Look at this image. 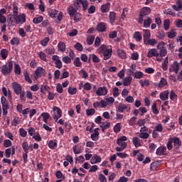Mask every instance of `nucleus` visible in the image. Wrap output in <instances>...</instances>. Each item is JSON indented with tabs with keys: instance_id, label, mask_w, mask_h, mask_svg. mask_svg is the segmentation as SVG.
Returning a JSON list of instances; mask_svg holds the SVG:
<instances>
[{
	"instance_id": "37",
	"label": "nucleus",
	"mask_w": 182,
	"mask_h": 182,
	"mask_svg": "<svg viewBox=\"0 0 182 182\" xmlns=\"http://www.w3.org/2000/svg\"><path fill=\"white\" fill-rule=\"evenodd\" d=\"M43 16H40L38 17H35L33 19V22L36 25H38V23H41V22H43Z\"/></svg>"
},
{
	"instance_id": "31",
	"label": "nucleus",
	"mask_w": 182,
	"mask_h": 182,
	"mask_svg": "<svg viewBox=\"0 0 182 182\" xmlns=\"http://www.w3.org/2000/svg\"><path fill=\"white\" fill-rule=\"evenodd\" d=\"M144 77V73L141 71H136L134 73V79H143Z\"/></svg>"
},
{
	"instance_id": "27",
	"label": "nucleus",
	"mask_w": 182,
	"mask_h": 182,
	"mask_svg": "<svg viewBox=\"0 0 182 182\" xmlns=\"http://www.w3.org/2000/svg\"><path fill=\"white\" fill-rule=\"evenodd\" d=\"M161 100L166 101L168 100V91L166 90L161 92L159 95Z\"/></svg>"
},
{
	"instance_id": "52",
	"label": "nucleus",
	"mask_w": 182,
	"mask_h": 182,
	"mask_svg": "<svg viewBox=\"0 0 182 182\" xmlns=\"http://www.w3.org/2000/svg\"><path fill=\"white\" fill-rule=\"evenodd\" d=\"M58 11L55 9H51L48 11L49 16H50V18H56V15H58Z\"/></svg>"
},
{
	"instance_id": "6",
	"label": "nucleus",
	"mask_w": 182,
	"mask_h": 182,
	"mask_svg": "<svg viewBox=\"0 0 182 182\" xmlns=\"http://www.w3.org/2000/svg\"><path fill=\"white\" fill-rule=\"evenodd\" d=\"M149 14H151V9L150 7H144L139 13V18H140V21H143V18H149Z\"/></svg>"
},
{
	"instance_id": "63",
	"label": "nucleus",
	"mask_w": 182,
	"mask_h": 182,
	"mask_svg": "<svg viewBox=\"0 0 182 182\" xmlns=\"http://www.w3.org/2000/svg\"><path fill=\"white\" fill-rule=\"evenodd\" d=\"M100 127H104V129H109L110 127V122H104L100 125Z\"/></svg>"
},
{
	"instance_id": "11",
	"label": "nucleus",
	"mask_w": 182,
	"mask_h": 182,
	"mask_svg": "<svg viewBox=\"0 0 182 182\" xmlns=\"http://www.w3.org/2000/svg\"><path fill=\"white\" fill-rule=\"evenodd\" d=\"M156 156H167V147L164 146H159L156 151Z\"/></svg>"
},
{
	"instance_id": "50",
	"label": "nucleus",
	"mask_w": 182,
	"mask_h": 182,
	"mask_svg": "<svg viewBox=\"0 0 182 182\" xmlns=\"http://www.w3.org/2000/svg\"><path fill=\"white\" fill-rule=\"evenodd\" d=\"M137 120L136 117H132L129 120H128V123L129 126H136V122Z\"/></svg>"
},
{
	"instance_id": "29",
	"label": "nucleus",
	"mask_w": 182,
	"mask_h": 182,
	"mask_svg": "<svg viewBox=\"0 0 182 182\" xmlns=\"http://www.w3.org/2000/svg\"><path fill=\"white\" fill-rule=\"evenodd\" d=\"M132 80H133V77H127L124 79L123 85L124 86H130L132 85Z\"/></svg>"
},
{
	"instance_id": "25",
	"label": "nucleus",
	"mask_w": 182,
	"mask_h": 182,
	"mask_svg": "<svg viewBox=\"0 0 182 182\" xmlns=\"http://www.w3.org/2000/svg\"><path fill=\"white\" fill-rule=\"evenodd\" d=\"M161 68L164 72L168 69V56L165 58V60L161 65Z\"/></svg>"
},
{
	"instance_id": "60",
	"label": "nucleus",
	"mask_w": 182,
	"mask_h": 182,
	"mask_svg": "<svg viewBox=\"0 0 182 182\" xmlns=\"http://www.w3.org/2000/svg\"><path fill=\"white\" fill-rule=\"evenodd\" d=\"M19 133H20V136L21 137H26V136L28 134V132L23 128H20L19 129Z\"/></svg>"
},
{
	"instance_id": "55",
	"label": "nucleus",
	"mask_w": 182,
	"mask_h": 182,
	"mask_svg": "<svg viewBox=\"0 0 182 182\" xmlns=\"http://www.w3.org/2000/svg\"><path fill=\"white\" fill-rule=\"evenodd\" d=\"M170 99L173 102H175V100H177V94H176V92H174V90L171 91Z\"/></svg>"
},
{
	"instance_id": "41",
	"label": "nucleus",
	"mask_w": 182,
	"mask_h": 182,
	"mask_svg": "<svg viewBox=\"0 0 182 182\" xmlns=\"http://www.w3.org/2000/svg\"><path fill=\"white\" fill-rule=\"evenodd\" d=\"M145 45H150L151 46H154V45H157V40L154 38H149L148 40H146V44Z\"/></svg>"
},
{
	"instance_id": "1",
	"label": "nucleus",
	"mask_w": 182,
	"mask_h": 182,
	"mask_svg": "<svg viewBox=\"0 0 182 182\" xmlns=\"http://www.w3.org/2000/svg\"><path fill=\"white\" fill-rule=\"evenodd\" d=\"M68 14L70 15V17L73 19L74 22H80L82 21V14L77 11L76 7H73V6H70L67 9Z\"/></svg>"
},
{
	"instance_id": "9",
	"label": "nucleus",
	"mask_w": 182,
	"mask_h": 182,
	"mask_svg": "<svg viewBox=\"0 0 182 182\" xmlns=\"http://www.w3.org/2000/svg\"><path fill=\"white\" fill-rule=\"evenodd\" d=\"M53 110L54 112L53 119L58 122L62 117V109L58 107H53Z\"/></svg>"
},
{
	"instance_id": "51",
	"label": "nucleus",
	"mask_w": 182,
	"mask_h": 182,
	"mask_svg": "<svg viewBox=\"0 0 182 182\" xmlns=\"http://www.w3.org/2000/svg\"><path fill=\"white\" fill-rule=\"evenodd\" d=\"M139 84L141 85V87H144V86H150V81L149 80H139Z\"/></svg>"
},
{
	"instance_id": "49",
	"label": "nucleus",
	"mask_w": 182,
	"mask_h": 182,
	"mask_svg": "<svg viewBox=\"0 0 182 182\" xmlns=\"http://www.w3.org/2000/svg\"><path fill=\"white\" fill-rule=\"evenodd\" d=\"M68 93H69V95H76V93H77V88L69 87H68Z\"/></svg>"
},
{
	"instance_id": "12",
	"label": "nucleus",
	"mask_w": 182,
	"mask_h": 182,
	"mask_svg": "<svg viewBox=\"0 0 182 182\" xmlns=\"http://www.w3.org/2000/svg\"><path fill=\"white\" fill-rule=\"evenodd\" d=\"M11 86L13 87L14 93H16L17 96L19 95V93L23 91L22 86H21L20 84L16 82H13Z\"/></svg>"
},
{
	"instance_id": "20",
	"label": "nucleus",
	"mask_w": 182,
	"mask_h": 182,
	"mask_svg": "<svg viewBox=\"0 0 182 182\" xmlns=\"http://www.w3.org/2000/svg\"><path fill=\"white\" fill-rule=\"evenodd\" d=\"M117 110L119 112V113H123L124 110H127V112H129V110H130V108H129L127 105L120 103L117 107Z\"/></svg>"
},
{
	"instance_id": "30",
	"label": "nucleus",
	"mask_w": 182,
	"mask_h": 182,
	"mask_svg": "<svg viewBox=\"0 0 182 182\" xmlns=\"http://www.w3.org/2000/svg\"><path fill=\"white\" fill-rule=\"evenodd\" d=\"M117 55L121 59H126L127 56L126 55V52L122 49L117 50Z\"/></svg>"
},
{
	"instance_id": "64",
	"label": "nucleus",
	"mask_w": 182,
	"mask_h": 182,
	"mask_svg": "<svg viewBox=\"0 0 182 182\" xmlns=\"http://www.w3.org/2000/svg\"><path fill=\"white\" fill-rule=\"evenodd\" d=\"M64 126V129H65L66 132H68L70 130H72V125L68 122H65Z\"/></svg>"
},
{
	"instance_id": "35",
	"label": "nucleus",
	"mask_w": 182,
	"mask_h": 182,
	"mask_svg": "<svg viewBox=\"0 0 182 182\" xmlns=\"http://www.w3.org/2000/svg\"><path fill=\"white\" fill-rule=\"evenodd\" d=\"M41 117H43V121L44 122V123H48V119H49V117H50V115L48 112H43L41 114Z\"/></svg>"
},
{
	"instance_id": "18",
	"label": "nucleus",
	"mask_w": 182,
	"mask_h": 182,
	"mask_svg": "<svg viewBox=\"0 0 182 182\" xmlns=\"http://www.w3.org/2000/svg\"><path fill=\"white\" fill-rule=\"evenodd\" d=\"M176 5L173 4L172 6V8L176 12H180V11H181V8H182V1H181V0H176Z\"/></svg>"
},
{
	"instance_id": "16",
	"label": "nucleus",
	"mask_w": 182,
	"mask_h": 182,
	"mask_svg": "<svg viewBox=\"0 0 182 182\" xmlns=\"http://www.w3.org/2000/svg\"><path fill=\"white\" fill-rule=\"evenodd\" d=\"M144 32L143 35L144 43L145 44H147V41H149V39H150V38L151 37V33H150V30L149 29L144 30Z\"/></svg>"
},
{
	"instance_id": "3",
	"label": "nucleus",
	"mask_w": 182,
	"mask_h": 182,
	"mask_svg": "<svg viewBox=\"0 0 182 182\" xmlns=\"http://www.w3.org/2000/svg\"><path fill=\"white\" fill-rule=\"evenodd\" d=\"M12 70H14V63L9 61L5 65H2L1 72L4 76H8V75L12 73Z\"/></svg>"
},
{
	"instance_id": "40",
	"label": "nucleus",
	"mask_w": 182,
	"mask_h": 182,
	"mask_svg": "<svg viewBox=\"0 0 182 182\" xmlns=\"http://www.w3.org/2000/svg\"><path fill=\"white\" fill-rule=\"evenodd\" d=\"M21 42V40L19 39V38L18 37H14L11 41H10V43L11 45L14 46V45H19Z\"/></svg>"
},
{
	"instance_id": "43",
	"label": "nucleus",
	"mask_w": 182,
	"mask_h": 182,
	"mask_svg": "<svg viewBox=\"0 0 182 182\" xmlns=\"http://www.w3.org/2000/svg\"><path fill=\"white\" fill-rule=\"evenodd\" d=\"M22 149L24 153H29V145L28 144V142L26 141L23 142Z\"/></svg>"
},
{
	"instance_id": "58",
	"label": "nucleus",
	"mask_w": 182,
	"mask_h": 182,
	"mask_svg": "<svg viewBox=\"0 0 182 182\" xmlns=\"http://www.w3.org/2000/svg\"><path fill=\"white\" fill-rule=\"evenodd\" d=\"M95 113H96V110H95L93 108L86 109L87 116H93Z\"/></svg>"
},
{
	"instance_id": "57",
	"label": "nucleus",
	"mask_w": 182,
	"mask_h": 182,
	"mask_svg": "<svg viewBox=\"0 0 182 182\" xmlns=\"http://www.w3.org/2000/svg\"><path fill=\"white\" fill-rule=\"evenodd\" d=\"M87 42L88 45H93V42H95V36H90L87 38Z\"/></svg>"
},
{
	"instance_id": "34",
	"label": "nucleus",
	"mask_w": 182,
	"mask_h": 182,
	"mask_svg": "<svg viewBox=\"0 0 182 182\" xmlns=\"http://www.w3.org/2000/svg\"><path fill=\"white\" fill-rule=\"evenodd\" d=\"M167 85V80L164 77H161L160 82L158 84V87H164Z\"/></svg>"
},
{
	"instance_id": "53",
	"label": "nucleus",
	"mask_w": 182,
	"mask_h": 182,
	"mask_svg": "<svg viewBox=\"0 0 182 182\" xmlns=\"http://www.w3.org/2000/svg\"><path fill=\"white\" fill-rule=\"evenodd\" d=\"M33 139L36 140V141H42V137L41 136V134L39 132H36L33 136Z\"/></svg>"
},
{
	"instance_id": "2",
	"label": "nucleus",
	"mask_w": 182,
	"mask_h": 182,
	"mask_svg": "<svg viewBox=\"0 0 182 182\" xmlns=\"http://www.w3.org/2000/svg\"><path fill=\"white\" fill-rule=\"evenodd\" d=\"M97 52L99 55H102V56H104V60H109V59L112 58V53H113V50H112V48H109V47L102 44L97 49Z\"/></svg>"
},
{
	"instance_id": "21",
	"label": "nucleus",
	"mask_w": 182,
	"mask_h": 182,
	"mask_svg": "<svg viewBox=\"0 0 182 182\" xmlns=\"http://www.w3.org/2000/svg\"><path fill=\"white\" fill-rule=\"evenodd\" d=\"M0 55L3 60H5L9 55V51L6 48H2L0 51Z\"/></svg>"
},
{
	"instance_id": "61",
	"label": "nucleus",
	"mask_w": 182,
	"mask_h": 182,
	"mask_svg": "<svg viewBox=\"0 0 182 182\" xmlns=\"http://www.w3.org/2000/svg\"><path fill=\"white\" fill-rule=\"evenodd\" d=\"M112 93H113L114 97H118V96L120 95V93L119 92V88L117 87L113 88Z\"/></svg>"
},
{
	"instance_id": "7",
	"label": "nucleus",
	"mask_w": 182,
	"mask_h": 182,
	"mask_svg": "<svg viewBox=\"0 0 182 182\" xmlns=\"http://www.w3.org/2000/svg\"><path fill=\"white\" fill-rule=\"evenodd\" d=\"M167 55V48L166 47H161L159 53L156 55L157 62H163V58Z\"/></svg>"
},
{
	"instance_id": "5",
	"label": "nucleus",
	"mask_w": 182,
	"mask_h": 182,
	"mask_svg": "<svg viewBox=\"0 0 182 182\" xmlns=\"http://www.w3.org/2000/svg\"><path fill=\"white\" fill-rule=\"evenodd\" d=\"M137 22L140 25L143 24L144 28H150V26L153 22V19H151V17H143V20L138 18Z\"/></svg>"
},
{
	"instance_id": "39",
	"label": "nucleus",
	"mask_w": 182,
	"mask_h": 182,
	"mask_svg": "<svg viewBox=\"0 0 182 182\" xmlns=\"http://www.w3.org/2000/svg\"><path fill=\"white\" fill-rule=\"evenodd\" d=\"M74 66H76V68H81L82 66V62H80V58L79 57H77L74 59Z\"/></svg>"
},
{
	"instance_id": "10",
	"label": "nucleus",
	"mask_w": 182,
	"mask_h": 182,
	"mask_svg": "<svg viewBox=\"0 0 182 182\" xmlns=\"http://www.w3.org/2000/svg\"><path fill=\"white\" fill-rule=\"evenodd\" d=\"M46 70L42 67H38L34 73V78L38 80L39 77H42V75L45 74Z\"/></svg>"
},
{
	"instance_id": "32",
	"label": "nucleus",
	"mask_w": 182,
	"mask_h": 182,
	"mask_svg": "<svg viewBox=\"0 0 182 182\" xmlns=\"http://www.w3.org/2000/svg\"><path fill=\"white\" fill-rule=\"evenodd\" d=\"M134 38L136 39V42H141L143 37L141 36V33L139 31H136L134 34Z\"/></svg>"
},
{
	"instance_id": "48",
	"label": "nucleus",
	"mask_w": 182,
	"mask_h": 182,
	"mask_svg": "<svg viewBox=\"0 0 182 182\" xmlns=\"http://www.w3.org/2000/svg\"><path fill=\"white\" fill-rule=\"evenodd\" d=\"M15 22V16L14 14H9L8 17V23L11 26Z\"/></svg>"
},
{
	"instance_id": "45",
	"label": "nucleus",
	"mask_w": 182,
	"mask_h": 182,
	"mask_svg": "<svg viewBox=\"0 0 182 182\" xmlns=\"http://www.w3.org/2000/svg\"><path fill=\"white\" fill-rule=\"evenodd\" d=\"M122 124L121 123H117V124L114 125L113 130L114 133H119L120 130H122Z\"/></svg>"
},
{
	"instance_id": "56",
	"label": "nucleus",
	"mask_w": 182,
	"mask_h": 182,
	"mask_svg": "<svg viewBox=\"0 0 182 182\" xmlns=\"http://www.w3.org/2000/svg\"><path fill=\"white\" fill-rule=\"evenodd\" d=\"M146 122H147L146 119H140L137 121L136 124L138 126H139V127H143V126L146 124Z\"/></svg>"
},
{
	"instance_id": "19",
	"label": "nucleus",
	"mask_w": 182,
	"mask_h": 182,
	"mask_svg": "<svg viewBox=\"0 0 182 182\" xmlns=\"http://www.w3.org/2000/svg\"><path fill=\"white\" fill-rule=\"evenodd\" d=\"M100 161H102V158L97 154H94L90 160L91 164H97V163H100Z\"/></svg>"
},
{
	"instance_id": "14",
	"label": "nucleus",
	"mask_w": 182,
	"mask_h": 182,
	"mask_svg": "<svg viewBox=\"0 0 182 182\" xmlns=\"http://www.w3.org/2000/svg\"><path fill=\"white\" fill-rule=\"evenodd\" d=\"M107 88L106 87H100L96 91L97 96H106L108 93Z\"/></svg>"
},
{
	"instance_id": "44",
	"label": "nucleus",
	"mask_w": 182,
	"mask_h": 182,
	"mask_svg": "<svg viewBox=\"0 0 182 182\" xmlns=\"http://www.w3.org/2000/svg\"><path fill=\"white\" fill-rule=\"evenodd\" d=\"M151 110H152V113H154V114H159V111L157 109V104L156 102H154L152 106H151Z\"/></svg>"
},
{
	"instance_id": "54",
	"label": "nucleus",
	"mask_w": 182,
	"mask_h": 182,
	"mask_svg": "<svg viewBox=\"0 0 182 182\" xmlns=\"http://www.w3.org/2000/svg\"><path fill=\"white\" fill-rule=\"evenodd\" d=\"M91 57H92V62L94 63H99V62H100V58H99V57H97L96 54L95 53L92 54Z\"/></svg>"
},
{
	"instance_id": "8",
	"label": "nucleus",
	"mask_w": 182,
	"mask_h": 182,
	"mask_svg": "<svg viewBox=\"0 0 182 182\" xmlns=\"http://www.w3.org/2000/svg\"><path fill=\"white\" fill-rule=\"evenodd\" d=\"M172 139V143H173V147L176 149V151L181 154V152L179 151L180 147H181V141H180V139L176 136H173Z\"/></svg>"
},
{
	"instance_id": "46",
	"label": "nucleus",
	"mask_w": 182,
	"mask_h": 182,
	"mask_svg": "<svg viewBox=\"0 0 182 182\" xmlns=\"http://www.w3.org/2000/svg\"><path fill=\"white\" fill-rule=\"evenodd\" d=\"M49 41H50L49 37H46L44 39L40 41V43L42 46H48V43H49Z\"/></svg>"
},
{
	"instance_id": "24",
	"label": "nucleus",
	"mask_w": 182,
	"mask_h": 182,
	"mask_svg": "<svg viewBox=\"0 0 182 182\" xmlns=\"http://www.w3.org/2000/svg\"><path fill=\"white\" fill-rule=\"evenodd\" d=\"M1 102L2 105V109H9V105H8V100H6V98L4 96L1 98Z\"/></svg>"
},
{
	"instance_id": "15",
	"label": "nucleus",
	"mask_w": 182,
	"mask_h": 182,
	"mask_svg": "<svg viewBox=\"0 0 182 182\" xmlns=\"http://www.w3.org/2000/svg\"><path fill=\"white\" fill-rule=\"evenodd\" d=\"M179 68H180V65L177 61H175L171 65V68H169V72H174V73L177 75V73H178Z\"/></svg>"
},
{
	"instance_id": "47",
	"label": "nucleus",
	"mask_w": 182,
	"mask_h": 182,
	"mask_svg": "<svg viewBox=\"0 0 182 182\" xmlns=\"http://www.w3.org/2000/svg\"><path fill=\"white\" fill-rule=\"evenodd\" d=\"M24 79L26 82H28V83L32 84V80L29 77V74L28 73V71H25L23 73Z\"/></svg>"
},
{
	"instance_id": "17",
	"label": "nucleus",
	"mask_w": 182,
	"mask_h": 182,
	"mask_svg": "<svg viewBox=\"0 0 182 182\" xmlns=\"http://www.w3.org/2000/svg\"><path fill=\"white\" fill-rule=\"evenodd\" d=\"M100 11L102 14H107L110 11V3L102 4L100 7Z\"/></svg>"
},
{
	"instance_id": "22",
	"label": "nucleus",
	"mask_w": 182,
	"mask_h": 182,
	"mask_svg": "<svg viewBox=\"0 0 182 182\" xmlns=\"http://www.w3.org/2000/svg\"><path fill=\"white\" fill-rule=\"evenodd\" d=\"M97 31L98 32H105L106 31V24L103 22L99 23L97 25Z\"/></svg>"
},
{
	"instance_id": "23",
	"label": "nucleus",
	"mask_w": 182,
	"mask_h": 182,
	"mask_svg": "<svg viewBox=\"0 0 182 182\" xmlns=\"http://www.w3.org/2000/svg\"><path fill=\"white\" fill-rule=\"evenodd\" d=\"M157 50L156 48H151L148 51L147 53V58L150 59V58H153V56H155L157 58Z\"/></svg>"
},
{
	"instance_id": "59",
	"label": "nucleus",
	"mask_w": 182,
	"mask_h": 182,
	"mask_svg": "<svg viewBox=\"0 0 182 182\" xmlns=\"http://www.w3.org/2000/svg\"><path fill=\"white\" fill-rule=\"evenodd\" d=\"M164 28L165 31H167L170 28V20L166 19L164 21Z\"/></svg>"
},
{
	"instance_id": "4",
	"label": "nucleus",
	"mask_w": 182,
	"mask_h": 182,
	"mask_svg": "<svg viewBox=\"0 0 182 182\" xmlns=\"http://www.w3.org/2000/svg\"><path fill=\"white\" fill-rule=\"evenodd\" d=\"M80 4H82V11L86 12L87 8H89V1L87 0H76L73 4L74 7L77 9H80Z\"/></svg>"
},
{
	"instance_id": "26",
	"label": "nucleus",
	"mask_w": 182,
	"mask_h": 182,
	"mask_svg": "<svg viewBox=\"0 0 182 182\" xmlns=\"http://www.w3.org/2000/svg\"><path fill=\"white\" fill-rule=\"evenodd\" d=\"M48 146L49 149H51V150H55L58 147V142L53 140H50L48 141Z\"/></svg>"
},
{
	"instance_id": "13",
	"label": "nucleus",
	"mask_w": 182,
	"mask_h": 182,
	"mask_svg": "<svg viewBox=\"0 0 182 182\" xmlns=\"http://www.w3.org/2000/svg\"><path fill=\"white\" fill-rule=\"evenodd\" d=\"M16 23H25L26 22V14H21V15H17L15 16Z\"/></svg>"
},
{
	"instance_id": "28",
	"label": "nucleus",
	"mask_w": 182,
	"mask_h": 182,
	"mask_svg": "<svg viewBox=\"0 0 182 182\" xmlns=\"http://www.w3.org/2000/svg\"><path fill=\"white\" fill-rule=\"evenodd\" d=\"M58 48L60 52H66V44L60 41L58 44Z\"/></svg>"
},
{
	"instance_id": "42",
	"label": "nucleus",
	"mask_w": 182,
	"mask_h": 182,
	"mask_svg": "<svg viewBox=\"0 0 182 182\" xmlns=\"http://www.w3.org/2000/svg\"><path fill=\"white\" fill-rule=\"evenodd\" d=\"M14 73H16V75H21L22 73V70H21V66L19 64H15Z\"/></svg>"
},
{
	"instance_id": "36",
	"label": "nucleus",
	"mask_w": 182,
	"mask_h": 182,
	"mask_svg": "<svg viewBox=\"0 0 182 182\" xmlns=\"http://www.w3.org/2000/svg\"><path fill=\"white\" fill-rule=\"evenodd\" d=\"M38 55L41 60H43V62H48L46 53H45L43 51L39 52Z\"/></svg>"
},
{
	"instance_id": "33",
	"label": "nucleus",
	"mask_w": 182,
	"mask_h": 182,
	"mask_svg": "<svg viewBox=\"0 0 182 182\" xmlns=\"http://www.w3.org/2000/svg\"><path fill=\"white\" fill-rule=\"evenodd\" d=\"M109 19L110 23H113L116 21V13H114V11L109 12Z\"/></svg>"
},
{
	"instance_id": "62",
	"label": "nucleus",
	"mask_w": 182,
	"mask_h": 182,
	"mask_svg": "<svg viewBox=\"0 0 182 182\" xmlns=\"http://www.w3.org/2000/svg\"><path fill=\"white\" fill-rule=\"evenodd\" d=\"M25 91H21V92L19 93L20 95V100H21V102H26V97H25Z\"/></svg>"
},
{
	"instance_id": "38",
	"label": "nucleus",
	"mask_w": 182,
	"mask_h": 182,
	"mask_svg": "<svg viewBox=\"0 0 182 182\" xmlns=\"http://www.w3.org/2000/svg\"><path fill=\"white\" fill-rule=\"evenodd\" d=\"M132 142L134 146H135V147H140V146H141V144L140 143V141L139 140V137H134L132 139Z\"/></svg>"
}]
</instances>
